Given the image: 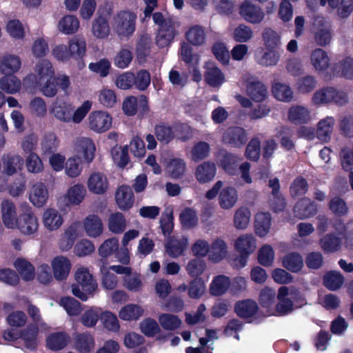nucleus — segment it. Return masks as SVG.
Returning <instances> with one entry per match:
<instances>
[{
	"label": "nucleus",
	"instance_id": "obj_1",
	"mask_svg": "<svg viewBox=\"0 0 353 353\" xmlns=\"http://www.w3.org/2000/svg\"><path fill=\"white\" fill-rule=\"evenodd\" d=\"M245 94L248 99H244V114L250 119H260L270 112V110L266 105H259L265 100L268 95L267 85L255 77L246 79Z\"/></svg>",
	"mask_w": 353,
	"mask_h": 353
},
{
	"label": "nucleus",
	"instance_id": "obj_2",
	"mask_svg": "<svg viewBox=\"0 0 353 353\" xmlns=\"http://www.w3.org/2000/svg\"><path fill=\"white\" fill-rule=\"evenodd\" d=\"M74 279L77 283L71 285V292L74 296L82 301H86L94 296L98 289V284L88 268H78L74 272Z\"/></svg>",
	"mask_w": 353,
	"mask_h": 353
},
{
	"label": "nucleus",
	"instance_id": "obj_3",
	"mask_svg": "<svg viewBox=\"0 0 353 353\" xmlns=\"http://www.w3.org/2000/svg\"><path fill=\"white\" fill-rule=\"evenodd\" d=\"M137 14L129 10L117 12L112 17V29L121 39H128L136 29Z\"/></svg>",
	"mask_w": 353,
	"mask_h": 353
},
{
	"label": "nucleus",
	"instance_id": "obj_4",
	"mask_svg": "<svg viewBox=\"0 0 353 353\" xmlns=\"http://www.w3.org/2000/svg\"><path fill=\"white\" fill-rule=\"evenodd\" d=\"M154 23L159 26L156 36V43L160 48L168 46L173 41L176 31L173 21L160 12L152 14Z\"/></svg>",
	"mask_w": 353,
	"mask_h": 353
},
{
	"label": "nucleus",
	"instance_id": "obj_5",
	"mask_svg": "<svg viewBox=\"0 0 353 353\" xmlns=\"http://www.w3.org/2000/svg\"><path fill=\"white\" fill-rule=\"evenodd\" d=\"M348 101L347 96L344 92L334 87L327 86L317 90L312 95V103L317 106L335 103L343 105Z\"/></svg>",
	"mask_w": 353,
	"mask_h": 353
},
{
	"label": "nucleus",
	"instance_id": "obj_6",
	"mask_svg": "<svg viewBox=\"0 0 353 353\" xmlns=\"http://www.w3.org/2000/svg\"><path fill=\"white\" fill-rule=\"evenodd\" d=\"M17 229L22 234L32 236L37 233L39 230V221L32 208L24 204V210L20 214L17 222Z\"/></svg>",
	"mask_w": 353,
	"mask_h": 353
},
{
	"label": "nucleus",
	"instance_id": "obj_7",
	"mask_svg": "<svg viewBox=\"0 0 353 353\" xmlns=\"http://www.w3.org/2000/svg\"><path fill=\"white\" fill-rule=\"evenodd\" d=\"M314 40L321 47L329 46L332 40V30L330 23L321 17L315 18L313 23Z\"/></svg>",
	"mask_w": 353,
	"mask_h": 353
},
{
	"label": "nucleus",
	"instance_id": "obj_8",
	"mask_svg": "<svg viewBox=\"0 0 353 353\" xmlns=\"http://www.w3.org/2000/svg\"><path fill=\"white\" fill-rule=\"evenodd\" d=\"M112 117L103 111L92 112L87 119L88 128L97 133H103L108 131L112 125Z\"/></svg>",
	"mask_w": 353,
	"mask_h": 353
},
{
	"label": "nucleus",
	"instance_id": "obj_9",
	"mask_svg": "<svg viewBox=\"0 0 353 353\" xmlns=\"http://www.w3.org/2000/svg\"><path fill=\"white\" fill-rule=\"evenodd\" d=\"M0 210L4 226L8 229L14 230L17 227L19 216L14 202L10 199H3L0 205Z\"/></svg>",
	"mask_w": 353,
	"mask_h": 353
},
{
	"label": "nucleus",
	"instance_id": "obj_10",
	"mask_svg": "<svg viewBox=\"0 0 353 353\" xmlns=\"http://www.w3.org/2000/svg\"><path fill=\"white\" fill-rule=\"evenodd\" d=\"M217 173L216 164L211 161H205L199 163L195 168L194 175L196 181L200 184L212 182Z\"/></svg>",
	"mask_w": 353,
	"mask_h": 353
},
{
	"label": "nucleus",
	"instance_id": "obj_11",
	"mask_svg": "<svg viewBox=\"0 0 353 353\" xmlns=\"http://www.w3.org/2000/svg\"><path fill=\"white\" fill-rule=\"evenodd\" d=\"M55 77V71L51 62L47 59L38 61L34 68V78L36 83L48 82Z\"/></svg>",
	"mask_w": 353,
	"mask_h": 353
},
{
	"label": "nucleus",
	"instance_id": "obj_12",
	"mask_svg": "<svg viewBox=\"0 0 353 353\" xmlns=\"http://www.w3.org/2000/svg\"><path fill=\"white\" fill-rule=\"evenodd\" d=\"M54 277L57 281L65 280L71 270V262L65 256H57L51 262Z\"/></svg>",
	"mask_w": 353,
	"mask_h": 353
},
{
	"label": "nucleus",
	"instance_id": "obj_13",
	"mask_svg": "<svg viewBox=\"0 0 353 353\" xmlns=\"http://www.w3.org/2000/svg\"><path fill=\"white\" fill-rule=\"evenodd\" d=\"M50 113L59 121L68 123L73 113V105L69 102L57 100L52 105Z\"/></svg>",
	"mask_w": 353,
	"mask_h": 353
},
{
	"label": "nucleus",
	"instance_id": "obj_14",
	"mask_svg": "<svg viewBox=\"0 0 353 353\" xmlns=\"http://www.w3.org/2000/svg\"><path fill=\"white\" fill-rule=\"evenodd\" d=\"M48 197V190L43 183H35L30 188L29 200L37 208L43 206L47 203Z\"/></svg>",
	"mask_w": 353,
	"mask_h": 353
},
{
	"label": "nucleus",
	"instance_id": "obj_15",
	"mask_svg": "<svg viewBox=\"0 0 353 353\" xmlns=\"http://www.w3.org/2000/svg\"><path fill=\"white\" fill-rule=\"evenodd\" d=\"M42 222L45 228L52 232L61 228L63 223V219L57 209L48 208L42 214Z\"/></svg>",
	"mask_w": 353,
	"mask_h": 353
},
{
	"label": "nucleus",
	"instance_id": "obj_16",
	"mask_svg": "<svg viewBox=\"0 0 353 353\" xmlns=\"http://www.w3.org/2000/svg\"><path fill=\"white\" fill-rule=\"evenodd\" d=\"M83 228L87 236L91 238H97L103 231L102 220L97 215L90 214L83 221Z\"/></svg>",
	"mask_w": 353,
	"mask_h": 353
},
{
	"label": "nucleus",
	"instance_id": "obj_17",
	"mask_svg": "<svg viewBox=\"0 0 353 353\" xmlns=\"http://www.w3.org/2000/svg\"><path fill=\"white\" fill-rule=\"evenodd\" d=\"M271 92L272 96L279 101L290 103L294 99V92L288 83L279 81H273L271 85Z\"/></svg>",
	"mask_w": 353,
	"mask_h": 353
},
{
	"label": "nucleus",
	"instance_id": "obj_18",
	"mask_svg": "<svg viewBox=\"0 0 353 353\" xmlns=\"http://www.w3.org/2000/svg\"><path fill=\"white\" fill-rule=\"evenodd\" d=\"M220 165L222 168L231 175L236 174L238 170H243V164L240 163V158L226 151L222 150L219 153Z\"/></svg>",
	"mask_w": 353,
	"mask_h": 353
},
{
	"label": "nucleus",
	"instance_id": "obj_19",
	"mask_svg": "<svg viewBox=\"0 0 353 353\" xmlns=\"http://www.w3.org/2000/svg\"><path fill=\"white\" fill-rule=\"evenodd\" d=\"M87 185L90 192L97 194H104L109 187L106 176L99 172H95L89 176Z\"/></svg>",
	"mask_w": 353,
	"mask_h": 353
},
{
	"label": "nucleus",
	"instance_id": "obj_20",
	"mask_svg": "<svg viewBox=\"0 0 353 353\" xmlns=\"http://www.w3.org/2000/svg\"><path fill=\"white\" fill-rule=\"evenodd\" d=\"M228 255L227 243L221 239L213 240L210 247L208 259L214 263H218L225 259Z\"/></svg>",
	"mask_w": 353,
	"mask_h": 353
},
{
	"label": "nucleus",
	"instance_id": "obj_21",
	"mask_svg": "<svg viewBox=\"0 0 353 353\" xmlns=\"http://www.w3.org/2000/svg\"><path fill=\"white\" fill-rule=\"evenodd\" d=\"M330 59L326 51L317 48L310 54V63L317 72H325L330 66Z\"/></svg>",
	"mask_w": 353,
	"mask_h": 353
},
{
	"label": "nucleus",
	"instance_id": "obj_22",
	"mask_svg": "<svg viewBox=\"0 0 353 353\" xmlns=\"http://www.w3.org/2000/svg\"><path fill=\"white\" fill-rule=\"evenodd\" d=\"M188 245V239L182 236L179 238L170 237L165 245L168 254L172 258L181 256Z\"/></svg>",
	"mask_w": 353,
	"mask_h": 353
},
{
	"label": "nucleus",
	"instance_id": "obj_23",
	"mask_svg": "<svg viewBox=\"0 0 353 353\" xmlns=\"http://www.w3.org/2000/svg\"><path fill=\"white\" fill-rule=\"evenodd\" d=\"M288 119L294 124L306 123L311 120L310 111L303 105H293L288 110Z\"/></svg>",
	"mask_w": 353,
	"mask_h": 353
},
{
	"label": "nucleus",
	"instance_id": "obj_24",
	"mask_svg": "<svg viewBox=\"0 0 353 353\" xmlns=\"http://www.w3.org/2000/svg\"><path fill=\"white\" fill-rule=\"evenodd\" d=\"M210 152V145L206 141H199L192 146L188 157L192 161L197 163L208 159Z\"/></svg>",
	"mask_w": 353,
	"mask_h": 353
},
{
	"label": "nucleus",
	"instance_id": "obj_25",
	"mask_svg": "<svg viewBox=\"0 0 353 353\" xmlns=\"http://www.w3.org/2000/svg\"><path fill=\"white\" fill-rule=\"evenodd\" d=\"M230 284L231 281L228 276L223 274L216 276L210 284L209 292L214 296H222L229 290Z\"/></svg>",
	"mask_w": 353,
	"mask_h": 353
},
{
	"label": "nucleus",
	"instance_id": "obj_26",
	"mask_svg": "<svg viewBox=\"0 0 353 353\" xmlns=\"http://www.w3.org/2000/svg\"><path fill=\"white\" fill-rule=\"evenodd\" d=\"M79 153L83 155L85 160L90 163L94 157L95 145L92 140L88 137H79L74 142Z\"/></svg>",
	"mask_w": 353,
	"mask_h": 353
},
{
	"label": "nucleus",
	"instance_id": "obj_27",
	"mask_svg": "<svg viewBox=\"0 0 353 353\" xmlns=\"http://www.w3.org/2000/svg\"><path fill=\"white\" fill-rule=\"evenodd\" d=\"M317 212V206L308 198L300 200L294 206L295 215L299 219L313 216Z\"/></svg>",
	"mask_w": 353,
	"mask_h": 353
},
{
	"label": "nucleus",
	"instance_id": "obj_28",
	"mask_svg": "<svg viewBox=\"0 0 353 353\" xmlns=\"http://www.w3.org/2000/svg\"><path fill=\"white\" fill-rule=\"evenodd\" d=\"M21 60L14 54L4 56L0 61V72L5 75L12 74L21 68Z\"/></svg>",
	"mask_w": 353,
	"mask_h": 353
},
{
	"label": "nucleus",
	"instance_id": "obj_29",
	"mask_svg": "<svg viewBox=\"0 0 353 353\" xmlns=\"http://www.w3.org/2000/svg\"><path fill=\"white\" fill-rule=\"evenodd\" d=\"M205 80L211 86L218 87L224 81V75L213 62L205 63Z\"/></svg>",
	"mask_w": 353,
	"mask_h": 353
},
{
	"label": "nucleus",
	"instance_id": "obj_30",
	"mask_svg": "<svg viewBox=\"0 0 353 353\" xmlns=\"http://www.w3.org/2000/svg\"><path fill=\"white\" fill-rule=\"evenodd\" d=\"M335 119L333 117H326L321 119L317 123L316 136L317 138L323 142H327L333 131Z\"/></svg>",
	"mask_w": 353,
	"mask_h": 353
},
{
	"label": "nucleus",
	"instance_id": "obj_31",
	"mask_svg": "<svg viewBox=\"0 0 353 353\" xmlns=\"http://www.w3.org/2000/svg\"><path fill=\"white\" fill-rule=\"evenodd\" d=\"M3 172L8 176H12L21 169L23 159L18 154H3L2 157Z\"/></svg>",
	"mask_w": 353,
	"mask_h": 353
},
{
	"label": "nucleus",
	"instance_id": "obj_32",
	"mask_svg": "<svg viewBox=\"0 0 353 353\" xmlns=\"http://www.w3.org/2000/svg\"><path fill=\"white\" fill-rule=\"evenodd\" d=\"M74 343L80 353H89L94 347V338L88 332L77 333L74 336Z\"/></svg>",
	"mask_w": 353,
	"mask_h": 353
},
{
	"label": "nucleus",
	"instance_id": "obj_33",
	"mask_svg": "<svg viewBox=\"0 0 353 353\" xmlns=\"http://www.w3.org/2000/svg\"><path fill=\"white\" fill-rule=\"evenodd\" d=\"M332 70L333 75L341 76L347 79H353V59L351 57L343 59L334 64Z\"/></svg>",
	"mask_w": 353,
	"mask_h": 353
},
{
	"label": "nucleus",
	"instance_id": "obj_34",
	"mask_svg": "<svg viewBox=\"0 0 353 353\" xmlns=\"http://www.w3.org/2000/svg\"><path fill=\"white\" fill-rule=\"evenodd\" d=\"M271 227V216L268 212H259L254 219V230L260 237H264L269 232Z\"/></svg>",
	"mask_w": 353,
	"mask_h": 353
},
{
	"label": "nucleus",
	"instance_id": "obj_35",
	"mask_svg": "<svg viewBox=\"0 0 353 353\" xmlns=\"http://www.w3.org/2000/svg\"><path fill=\"white\" fill-rule=\"evenodd\" d=\"M115 199L119 208L129 209L133 204V192L129 186L122 185L118 188Z\"/></svg>",
	"mask_w": 353,
	"mask_h": 353
},
{
	"label": "nucleus",
	"instance_id": "obj_36",
	"mask_svg": "<svg viewBox=\"0 0 353 353\" xmlns=\"http://www.w3.org/2000/svg\"><path fill=\"white\" fill-rule=\"evenodd\" d=\"M238 199L237 192L235 188L226 187L223 188L219 194V203L223 209L232 208Z\"/></svg>",
	"mask_w": 353,
	"mask_h": 353
},
{
	"label": "nucleus",
	"instance_id": "obj_37",
	"mask_svg": "<svg viewBox=\"0 0 353 353\" xmlns=\"http://www.w3.org/2000/svg\"><path fill=\"white\" fill-rule=\"evenodd\" d=\"M92 33L97 39L107 38L110 33L108 20L102 16L95 18L92 23Z\"/></svg>",
	"mask_w": 353,
	"mask_h": 353
},
{
	"label": "nucleus",
	"instance_id": "obj_38",
	"mask_svg": "<svg viewBox=\"0 0 353 353\" xmlns=\"http://www.w3.org/2000/svg\"><path fill=\"white\" fill-rule=\"evenodd\" d=\"M68 48L72 58L74 59H82L86 52V42L85 39L80 35L72 37L69 43Z\"/></svg>",
	"mask_w": 353,
	"mask_h": 353
},
{
	"label": "nucleus",
	"instance_id": "obj_39",
	"mask_svg": "<svg viewBox=\"0 0 353 353\" xmlns=\"http://www.w3.org/2000/svg\"><path fill=\"white\" fill-rule=\"evenodd\" d=\"M205 32L204 28L200 25L190 26L185 32V38L188 41L196 46H200L205 43Z\"/></svg>",
	"mask_w": 353,
	"mask_h": 353
},
{
	"label": "nucleus",
	"instance_id": "obj_40",
	"mask_svg": "<svg viewBox=\"0 0 353 353\" xmlns=\"http://www.w3.org/2000/svg\"><path fill=\"white\" fill-rule=\"evenodd\" d=\"M14 266L24 281H29L34 279V268L26 259L17 258L14 263Z\"/></svg>",
	"mask_w": 353,
	"mask_h": 353
},
{
	"label": "nucleus",
	"instance_id": "obj_41",
	"mask_svg": "<svg viewBox=\"0 0 353 353\" xmlns=\"http://www.w3.org/2000/svg\"><path fill=\"white\" fill-rule=\"evenodd\" d=\"M179 220L182 227L186 230L196 228L199 224L196 211L192 208H185L179 214Z\"/></svg>",
	"mask_w": 353,
	"mask_h": 353
},
{
	"label": "nucleus",
	"instance_id": "obj_42",
	"mask_svg": "<svg viewBox=\"0 0 353 353\" xmlns=\"http://www.w3.org/2000/svg\"><path fill=\"white\" fill-rule=\"evenodd\" d=\"M317 86L316 78L311 74H306L296 79L294 88L300 94H308Z\"/></svg>",
	"mask_w": 353,
	"mask_h": 353
},
{
	"label": "nucleus",
	"instance_id": "obj_43",
	"mask_svg": "<svg viewBox=\"0 0 353 353\" xmlns=\"http://www.w3.org/2000/svg\"><path fill=\"white\" fill-rule=\"evenodd\" d=\"M277 299L279 302L274 308L269 311V316H285L293 311L294 304L290 299L286 296H280V293L279 292Z\"/></svg>",
	"mask_w": 353,
	"mask_h": 353
},
{
	"label": "nucleus",
	"instance_id": "obj_44",
	"mask_svg": "<svg viewBox=\"0 0 353 353\" xmlns=\"http://www.w3.org/2000/svg\"><path fill=\"white\" fill-rule=\"evenodd\" d=\"M59 30L64 34H72L77 32L79 28V21L74 15H65L58 23Z\"/></svg>",
	"mask_w": 353,
	"mask_h": 353
},
{
	"label": "nucleus",
	"instance_id": "obj_45",
	"mask_svg": "<svg viewBox=\"0 0 353 353\" xmlns=\"http://www.w3.org/2000/svg\"><path fill=\"white\" fill-rule=\"evenodd\" d=\"M262 41L264 49H276L281 45V34L270 28H265L263 30Z\"/></svg>",
	"mask_w": 353,
	"mask_h": 353
},
{
	"label": "nucleus",
	"instance_id": "obj_46",
	"mask_svg": "<svg viewBox=\"0 0 353 353\" xmlns=\"http://www.w3.org/2000/svg\"><path fill=\"white\" fill-rule=\"evenodd\" d=\"M265 14L259 6L244 3V20L251 23H259L264 19Z\"/></svg>",
	"mask_w": 353,
	"mask_h": 353
},
{
	"label": "nucleus",
	"instance_id": "obj_47",
	"mask_svg": "<svg viewBox=\"0 0 353 353\" xmlns=\"http://www.w3.org/2000/svg\"><path fill=\"white\" fill-rule=\"evenodd\" d=\"M86 194L85 188L80 184L70 187L65 194L66 203L68 205H79Z\"/></svg>",
	"mask_w": 353,
	"mask_h": 353
},
{
	"label": "nucleus",
	"instance_id": "obj_48",
	"mask_svg": "<svg viewBox=\"0 0 353 353\" xmlns=\"http://www.w3.org/2000/svg\"><path fill=\"white\" fill-rule=\"evenodd\" d=\"M282 265L292 272H298L303 267V260L300 254L292 252L283 258Z\"/></svg>",
	"mask_w": 353,
	"mask_h": 353
},
{
	"label": "nucleus",
	"instance_id": "obj_49",
	"mask_svg": "<svg viewBox=\"0 0 353 353\" xmlns=\"http://www.w3.org/2000/svg\"><path fill=\"white\" fill-rule=\"evenodd\" d=\"M21 82L16 76L5 75L0 79V89L8 94H15L21 90Z\"/></svg>",
	"mask_w": 353,
	"mask_h": 353
},
{
	"label": "nucleus",
	"instance_id": "obj_50",
	"mask_svg": "<svg viewBox=\"0 0 353 353\" xmlns=\"http://www.w3.org/2000/svg\"><path fill=\"white\" fill-rule=\"evenodd\" d=\"M280 60V54L275 48L265 49L263 52L257 54L258 63L265 67L276 65Z\"/></svg>",
	"mask_w": 353,
	"mask_h": 353
},
{
	"label": "nucleus",
	"instance_id": "obj_51",
	"mask_svg": "<svg viewBox=\"0 0 353 353\" xmlns=\"http://www.w3.org/2000/svg\"><path fill=\"white\" fill-rule=\"evenodd\" d=\"M187 170L184 159L176 158L171 159L167 165V171L173 179H181L185 174Z\"/></svg>",
	"mask_w": 353,
	"mask_h": 353
},
{
	"label": "nucleus",
	"instance_id": "obj_52",
	"mask_svg": "<svg viewBox=\"0 0 353 353\" xmlns=\"http://www.w3.org/2000/svg\"><path fill=\"white\" fill-rule=\"evenodd\" d=\"M101 263V273L102 274L101 285L108 290L115 289L118 285L117 276L108 270L105 266V261L103 259L99 261Z\"/></svg>",
	"mask_w": 353,
	"mask_h": 353
},
{
	"label": "nucleus",
	"instance_id": "obj_53",
	"mask_svg": "<svg viewBox=\"0 0 353 353\" xmlns=\"http://www.w3.org/2000/svg\"><path fill=\"white\" fill-rule=\"evenodd\" d=\"M70 336L64 332H55L50 334L46 340L48 347L53 350L65 347L69 343Z\"/></svg>",
	"mask_w": 353,
	"mask_h": 353
},
{
	"label": "nucleus",
	"instance_id": "obj_54",
	"mask_svg": "<svg viewBox=\"0 0 353 353\" xmlns=\"http://www.w3.org/2000/svg\"><path fill=\"white\" fill-rule=\"evenodd\" d=\"M80 223L75 222L71 224L65 231L63 240L60 247L63 250H68L72 248L74 240L78 237Z\"/></svg>",
	"mask_w": 353,
	"mask_h": 353
},
{
	"label": "nucleus",
	"instance_id": "obj_55",
	"mask_svg": "<svg viewBox=\"0 0 353 353\" xmlns=\"http://www.w3.org/2000/svg\"><path fill=\"white\" fill-rule=\"evenodd\" d=\"M39 332L38 325L35 324H29L26 328L21 332V336L24 341L27 348L34 349L37 344V337Z\"/></svg>",
	"mask_w": 353,
	"mask_h": 353
},
{
	"label": "nucleus",
	"instance_id": "obj_56",
	"mask_svg": "<svg viewBox=\"0 0 353 353\" xmlns=\"http://www.w3.org/2000/svg\"><path fill=\"white\" fill-rule=\"evenodd\" d=\"M143 314V309L137 304H128L119 312V317L124 321L137 320Z\"/></svg>",
	"mask_w": 353,
	"mask_h": 353
},
{
	"label": "nucleus",
	"instance_id": "obj_57",
	"mask_svg": "<svg viewBox=\"0 0 353 353\" xmlns=\"http://www.w3.org/2000/svg\"><path fill=\"white\" fill-rule=\"evenodd\" d=\"M123 286L130 292H141L143 288L141 276L137 273L131 272L127 276H123Z\"/></svg>",
	"mask_w": 353,
	"mask_h": 353
},
{
	"label": "nucleus",
	"instance_id": "obj_58",
	"mask_svg": "<svg viewBox=\"0 0 353 353\" xmlns=\"http://www.w3.org/2000/svg\"><path fill=\"white\" fill-rule=\"evenodd\" d=\"M343 282V276L337 271H330L326 273L323 277V283L325 286L332 291L340 288Z\"/></svg>",
	"mask_w": 353,
	"mask_h": 353
},
{
	"label": "nucleus",
	"instance_id": "obj_59",
	"mask_svg": "<svg viewBox=\"0 0 353 353\" xmlns=\"http://www.w3.org/2000/svg\"><path fill=\"white\" fill-rule=\"evenodd\" d=\"M108 228L114 234L122 233L126 228V221L120 212L112 214L108 220Z\"/></svg>",
	"mask_w": 353,
	"mask_h": 353
},
{
	"label": "nucleus",
	"instance_id": "obj_60",
	"mask_svg": "<svg viewBox=\"0 0 353 353\" xmlns=\"http://www.w3.org/2000/svg\"><path fill=\"white\" fill-rule=\"evenodd\" d=\"M154 134L157 140L163 143H168L174 137L173 129L168 125L161 123L154 128Z\"/></svg>",
	"mask_w": 353,
	"mask_h": 353
},
{
	"label": "nucleus",
	"instance_id": "obj_61",
	"mask_svg": "<svg viewBox=\"0 0 353 353\" xmlns=\"http://www.w3.org/2000/svg\"><path fill=\"white\" fill-rule=\"evenodd\" d=\"M276 292L269 287L263 288L259 294V301L263 307L267 309L268 315L269 311L272 309V306L275 302Z\"/></svg>",
	"mask_w": 353,
	"mask_h": 353
},
{
	"label": "nucleus",
	"instance_id": "obj_62",
	"mask_svg": "<svg viewBox=\"0 0 353 353\" xmlns=\"http://www.w3.org/2000/svg\"><path fill=\"white\" fill-rule=\"evenodd\" d=\"M243 130L240 127H233L228 129L223 136L225 143L234 146H241L243 143L241 137Z\"/></svg>",
	"mask_w": 353,
	"mask_h": 353
},
{
	"label": "nucleus",
	"instance_id": "obj_63",
	"mask_svg": "<svg viewBox=\"0 0 353 353\" xmlns=\"http://www.w3.org/2000/svg\"><path fill=\"white\" fill-rule=\"evenodd\" d=\"M206 268V263L199 258H194L190 260L186 266L185 270L191 277H197L201 275Z\"/></svg>",
	"mask_w": 353,
	"mask_h": 353
},
{
	"label": "nucleus",
	"instance_id": "obj_64",
	"mask_svg": "<svg viewBox=\"0 0 353 353\" xmlns=\"http://www.w3.org/2000/svg\"><path fill=\"white\" fill-rule=\"evenodd\" d=\"M274 260V250L269 244L263 245L258 251L259 263L265 267L272 265Z\"/></svg>",
	"mask_w": 353,
	"mask_h": 353
}]
</instances>
